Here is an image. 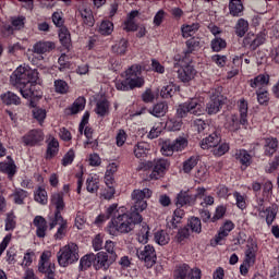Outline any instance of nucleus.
<instances>
[{
    "instance_id": "1",
    "label": "nucleus",
    "mask_w": 279,
    "mask_h": 279,
    "mask_svg": "<svg viewBox=\"0 0 279 279\" xmlns=\"http://www.w3.org/2000/svg\"><path fill=\"white\" fill-rule=\"evenodd\" d=\"M143 222V216L137 211L120 213L118 209L114 210L113 218L108 226V232L112 236L117 234H130L138 223Z\"/></svg>"
},
{
    "instance_id": "2",
    "label": "nucleus",
    "mask_w": 279,
    "mask_h": 279,
    "mask_svg": "<svg viewBox=\"0 0 279 279\" xmlns=\"http://www.w3.org/2000/svg\"><path fill=\"white\" fill-rule=\"evenodd\" d=\"M141 71H149L147 66L132 65L126 70V78L116 84L118 90H134L141 88L145 84V80L141 77Z\"/></svg>"
},
{
    "instance_id": "3",
    "label": "nucleus",
    "mask_w": 279,
    "mask_h": 279,
    "mask_svg": "<svg viewBox=\"0 0 279 279\" xmlns=\"http://www.w3.org/2000/svg\"><path fill=\"white\" fill-rule=\"evenodd\" d=\"M36 82H38V71L27 70V68H23L22 65L11 75V84L15 86V88H27V84L36 86Z\"/></svg>"
},
{
    "instance_id": "4",
    "label": "nucleus",
    "mask_w": 279,
    "mask_h": 279,
    "mask_svg": "<svg viewBox=\"0 0 279 279\" xmlns=\"http://www.w3.org/2000/svg\"><path fill=\"white\" fill-rule=\"evenodd\" d=\"M77 250L78 246L75 243L61 248L58 253V263L60 267H69V265H73L75 260H80V254L77 253Z\"/></svg>"
},
{
    "instance_id": "5",
    "label": "nucleus",
    "mask_w": 279,
    "mask_h": 279,
    "mask_svg": "<svg viewBox=\"0 0 279 279\" xmlns=\"http://www.w3.org/2000/svg\"><path fill=\"white\" fill-rule=\"evenodd\" d=\"M151 197V190L149 189H144V190H135L132 193V199L134 202V205L131 208L132 213H143L145 208H147V201Z\"/></svg>"
},
{
    "instance_id": "6",
    "label": "nucleus",
    "mask_w": 279,
    "mask_h": 279,
    "mask_svg": "<svg viewBox=\"0 0 279 279\" xmlns=\"http://www.w3.org/2000/svg\"><path fill=\"white\" fill-rule=\"evenodd\" d=\"M226 104H228V98L221 95V92L214 90L209 96L205 110L209 116L217 114Z\"/></svg>"
},
{
    "instance_id": "7",
    "label": "nucleus",
    "mask_w": 279,
    "mask_h": 279,
    "mask_svg": "<svg viewBox=\"0 0 279 279\" xmlns=\"http://www.w3.org/2000/svg\"><path fill=\"white\" fill-rule=\"evenodd\" d=\"M202 112H204V106H202L197 99H192L191 101L179 105L177 117H179V119H184L187 114L199 117Z\"/></svg>"
},
{
    "instance_id": "8",
    "label": "nucleus",
    "mask_w": 279,
    "mask_h": 279,
    "mask_svg": "<svg viewBox=\"0 0 279 279\" xmlns=\"http://www.w3.org/2000/svg\"><path fill=\"white\" fill-rule=\"evenodd\" d=\"M169 167V161L166 159H155L153 161H147L144 166V169H153L150 173V180H158L165 175Z\"/></svg>"
},
{
    "instance_id": "9",
    "label": "nucleus",
    "mask_w": 279,
    "mask_h": 279,
    "mask_svg": "<svg viewBox=\"0 0 279 279\" xmlns=\"http://www.w3.org/2000/svg\"><path fill=\"white\" fill-rule=\"evenodd\" d=\"M116 260L117 254L112 253L111 255H108L106 252H99L95 255L94 267L96 270L102 269L104 271H108L110 265Z\"/></svg>"
},
{
    "instance_id": "10",
    "label": "nucleus",
    "mask_w": 279,
    "mask_h": 279,
    "mask_svg": "<svg viewBox=\"0 0 279 279\" xmlns=\"http://www.w3.org/2000/svg\"><path fill=\"white\" fill-rule=\"evenodd\" d=\"M136 256L140 258V260H144L147 269L156 265V250L151 245H146L144 246V248H138L136 252Z\"/></svg>"
},
{
    "instance_id": "11",
    "label": "nucleus",
    "mask_w": 279,
    "mask_h": 279,
    "mask_svg": "<svg viewBox=\"0 0 279 279\" xmlns=\"http://www.w3.org/2000/svg\"><path fill=\"white\" fill-rule=\"evenodd\" d=\"M172 71L173 73H177L181 82H191V80L195 77V73H196L195 68H193V65L187 64L185 66H181L180 62L174 63Z\"/></svg>"
},
{
    "instance_id": "12",
    "label": "nucleus",
    "mask_w": 279,
    "mask_h": 279,
    "mask_svg": "<svg viewBox=\"0 0 279 279\" xmlns=\"http://www.w3.org/2000/svg\"><path fill=\"white\" fill-rule=\"evenodd\" d=\"M197 201V195L190 194L189 191H181L177 195L175 206L182 208V206H193Z\"/></svg>"
},
{
    "instance_id": "13",
    "label": "nucleus",
    "mask_w": 279,
    "mask_h": 279,
    "mask_svg": "<svg viewBox=\"0 0 279 279\" xmlns=\"http://www.w3.org/2000/svg\"><path fill=\"white\" fill-rule=\"evenodd\" d=\"M45 140V135L43 134V131L38 130H32L27 135L23 137V141L25 145H29L33 147V145H36L37 143H40Z\"/></svg>"
},
{
    "instance_id": "14",
    "label": "nucleus",
    "mask_w": 279,
    "mask_h": 279,
    "mask_svg": "<svg viewBox=\"0 0 279 279\" xmlns=\"http://www.w3.org/2000/svg\"><path fill=\"white\" fill-rule=\"evenodd\" d=\"M232 230H234V223H232V221H227L223 226V230L219 231L214 241L211 240V245L214 247L219 245V243H221V241H223V239H226V236H228Z\"/></svg>"
},
{
    "instance_id": "15",
    "label": "nucleus",
    "mask_w": 279,
    "mask_h": 279,
    "mask_svg": "<svg viewBox=\"0 0 279 279\" xmlns=\"http://www.w3.org/2000/svg\"><path fill=\"white\" fill-rule=\"evenodd\" d=\"M34 226L37 227L36 234L39 239H45L47 232V220L43 216L34 218Z\"/></svg>"
},
{
    "instance_id": "16",
    "label": "nucleus",
    "mask_w": 279,
    "mask_h": 279,
    "mask_svg": "<svg viewBox=\"0 0 279 279\" xmlns=\"http://www.w3.org/2000/svg\"><path fill=\"white\" fill-rule=\"evenodd\" d=\"M53 49H56V44H53L52 41H38L33 47L34 53L38 54L53 51Z\"/></svg>"
},
{
    "instance_id": "17",
    "label": "nucleus",
    "mask_w": 279,
    "mask_h": 279,
    "mask_svg": "<svg viewBox=\"0 0 279 279\" xmlns=\"http://www.w3.org/2000/svg\"><path fill=\"white\" fill-rule=\"evenodd\" d=\"M0 99L4 106H21V98L12 92L1 94Z\"/></svg>"
},
{
    "instance_id": "18",
    "label": "nucleus",
    "mask_w": 279,
    "mask_h": 279,
    "mask_svg": "<svg viewBox=\"0 0 279 279\" xmlns=\"http://www.w3.org/2000/svg\"><path fill=\"white\" fill-rule=\"evenodd\" d=\"M219 143H221V137H218L217 133H213L201 142V147L202 149H210V147H218Z\"/></svg>"
},
{
    "instance_id": "19",
    "label": "nucleus",
    "mask_w": 279,
    "mask_h": 279,
    "mask_svg": "<svg viewBox=\"0 0 279 279\" xmlns=\"http://www.w3.org/2000/svg\"><path fill=\"white\" fill-rule=\"evenodd\" d=\"M9 162H0V171L2 173H8L9 178H13V175L16 173V165H14V160H12V157H8Z\"/></svg>"
},
{
    "instance_id": "20",
    "label": "nucleus",
    "mask_w": 279,
    "mask_h": 279,
    "mask_svg": "<svg viewBox=\"0 0 279 279\" xmlns=\"http://www.w3.org/2000/svg\"><path fill=\"white\" fill-rule=\"evenodd\" d=\"M167 110H169L167 102H158L149 110V113L153 114V117L160 118L167 114Z\"/></svg>"
},
{
    "instance_id": "21",
    "label": "nucleus",
    "mask_w": 279,
    "mask_h": 279,
    "mask_svg": "<svg viewBox=\"0 0 279 279\" xmlns=\"http://www.w3.org/2000/svg\"><path fill=\"white\" fill-rule=\"evenodd\" d=\"M148 154H149V144L145 142H140L136 144L134 148V155L137 158H146Z\"/></svg>"
},
{
    "instance_id": "22",
    "label": "nucleus",
    "mask_w": 279,
    "mask_h": 279,
    "mask_svg": "<svg viewBox=\"0 0 279 279\" xmlns=\"http://www.w3.org/2000/svg\"><path fill=\"white\" fill-rule=\"evenodd\" d=\"M59 40L65 49H69V47H71V33H69V29L66 27L60 28Z\"/></svg>"
},
{
    "instance_id": "23",
    "label": "nucleus",
    "mask_w": 279,
    "mask_h": 279,
    "mask_svg": "<svg viewBox=\"0 0 279 279\" xmlns=\"http://www.w3.org/2000/svg\"><path fill=\"white\" fill-rule=\"evenodd\" d=\"M182 217H184V211L183 209H175L174 210V216L172 217L171 221L168 222V228L169 230H177L178 228V223H180V221H182Z\"/></svg>"
},
{
    "instance_id": "24",
    "label": "nucleus",
    "mask_w": 279,
    "mask_h": 279,
    "mask_svg": "<svg viewBox=\"0 0 279 279\" xmlns=\"http://www.w3.org/2000/svg\"><path fill=\"white\" fill-rule=\"evenodd\" d=\"M93 265L95 266V254H87L81 258L80 269L81 271H84L88 269V267H92Z\"/></svg>"
},
{
    "instance_id": "25",
    "label": "nucleus",
    "mask_w": 279,
    "mask_h": 279,
    "mask_svg": "<svg viewBox=\"0 0 279 279\" xmlns=\"http://www.w3.org/2000/svg\"><path fill=\"white\" fill-rule=\"evenodd\" d=\"M229 10H230V14L231 16H242L243 14V3H241V1H230L229 2Z\"/></svg>"
},
{
    "instance_id": "26",
    "label": "nucleus",
    "mask_w": 279,
    "mask_h": 279,
    "mask_svg": "<svg viewBox=\"0 0 279 279\" xmlns=\"http://www.w3.org/2000/svg\"><path fill=\"white\" fill-rule=\"evenodd\" d=\"M109 110H110V102H108V100L102 99L97 102L96 113H98L99 117H106Z\"/></svg>"
},
{
    "instance_id": "27",
    "label": "nucleus",
    "mask_w": 279,
    "mask_h": 279,
    "mask_svg": "<svg viewBox=\"0 0 279 279\" xmlns=\"http://www.w3.org/2000/svg\"><path fill=\"white\" fill-rule=\"evenodd\" d=\"M248 27L250 24L247 23V21H245L244 19H240L235 27V34L240 38H243V36H245V34L247 33Z\"/></svg>"
},
{
    "instance_id": "28",
    "label": "nucleus",
    "mask_w": 279,
    "mask_h": 279,
    "mask_svg": "<svg viewBox=\"0 0 279 279\" xmlns=\"http://www.w3.org/2000/svg\"><path fill=\"white\" fill-rule=\"evenodd\" d=\"M38 271L40 274L46 275L45 279H54L56 278V274H53V268H51V264H49V266H47V263H39Z\"/></svg>"
},
{
    "instance_id": "29",
    "label": "nucleus",
    "mask_w": 279,
    "mask_h": 279,
    "mask_svg": "<svg viewBox=\"0 0 279 279\" xmlns=\"http://www.w3.org/2000/svg\"><path fill=\"white\" fill-rule=\"evenodd\" d=\"M86 107V98L78 97L70 108L71 114H77V112H81V110H84Z\"/></svg>"
},
{
    "instance_id": "30",
    "label": "nucleus",
    "mask_w": 279,
    "mask_h": 279,
    "mask_svg": "<svg viewBox=\"0 0 279 279\" xmlns=\"http://www.w3.org/2000/svg\"><path fill=\"white\" fill-rule=\"evenodd\" d=\"M197 162H199V158L192 156L187 160L183 162V171L184 173H191L195 167H197Z\"/></svg>"
},
{
    "instance_id": "31",
    "label": "nucleus",
    "mask_w": 279,
    "mask_h": 279,
    "mask_svg": "<svg viewBox=\"0 0 279 279\" xmlns=\"http://www.w3.org/2000/svg\"><path fill=\"white\" fill-rule=\"evenodd\" d=\"M177 90H178V87H175V85L169 84L161 88L160 97H162V99H169V98L173 97V95H175Z\"/></svg>"
},
{
    "instance_id": "32",
    "label": "nucleus",
    "mask_w": 279,
    "mask_h": 279,
    "mask_svg": "<svg viewBox=\"0 0 279 279\" xmlns=\"http://www.w3.org/2000/svg\"><path fill=\"white\" fill-rule=\"evenodd\" d=\"M113 53H118V56H125L128 51V39H121L118 44L112 46Z\"/></svg>"
},
{
    "instance_id": "33",
    "label": "nucleus",
    "mask_w": 279,
    "mask_h": 279,
    "mask_svg": "<svg viewBox=\"0 0 279 279\" xmlns=\"http://www.w3.org/2000/svg\"><path fill=\"white\" fill-rule=\"evenodd\" d=\"M137 240L140 243H147L149 241V226L147 223L143 222L142 223V229L138 232Z\"/></svg>"
},
{
    "instance_id": "34",
    "label": "nucleus",
    "mask_w": 279,
    "mask_h": 279,
    "mask_svg": "<svg viewBox=\"0 0 279 279\" xmlns=\"http://www.w3.org/2000/svg\"><path fill=\"white\" fill-rule=\"evenodd\" d=\"M269 84V75L265 76V74H259L251 81L252 88H258V86H267Z\"/></svg>"
},
{
    "instance_id": "35",
    "label": "nucleus",
    "mask_w": 279,
    "mask_h": 279,
    "mask_svg": "<svg viewBox=\"0 0 279 279\" xmlns=\"http://www.w3.org/2000/svg\"><path fill=\"white\" fill-rule=\"evenodd\" d=\"M240 123L241 125H245L247 123V101L245 99L240 100Z\"/></svg>"
},
{
    "instance_id": "36",
    "label": "nucleus",
    "mask_w": 279,
    "mask_h": 279,
    "mask_svg": "<svg viewBox=\"0 0 279 279\" xmlns=\"http://www.w3.org/2000/svg\"><path fill=\"white\" fill-rule=\"evenodd\" d=\"M51 204L56 206V210H64V196L60 193L53 194L51 196Z\"/></svg>"
},
{
    "instance_id": "37",
    "label": "nucleus",
    "mask_w": 279,
    "mask_h": 279,
    "mask_svg": "<svg viewBox=\"0 0 279 279\" xmlns=\"http://www.w3.org/2000/svg\"><path fill=\"white\" fill-rule=\"evenodd\" d=\"M58 147H60V143L56 138H52L47 147V158H53L58 154Z\"/></svg>"
},
{
    "instance_id": "38",
    "label": "nucleus",
    "mask_w": 279,
    "mask_h": 279,
    "mask_svg": "<svg viewBox=\"0 0 279 279\" xmlns=\"http://www.w3.org/2000/svg\"><path fill=\"white\" fill-rule=\"evenodd\" d=\"M117 204L111 205L110 207H108L107 209V216L106 215H99L96 220L95 223H104V221H106V219H108L109 217H112V215L114 216V211L117 210Z\"/></svg>"
},
{
    "instance_id": "39",
    "label": "nucleus",
    "mask_w": 279,
    "mask_h": 279,
    "mask_svg": "<svg viewBox=\"0 0 279 279\" xmlns=\"http://www.w3.org/2000/svg\"><path fill=\"white\" fill-rule=\"evenodd\" d=\"M56 93L60 95H66L69 93V84L63 80H58L54 82Z\"/></svg>"
},
{
    "instance_id": "40",
    "label": "nucleus",
    "mask_w": 279,
    "mask_h": 279,
    "mask_svg": "<svg viewBox=\"0 0 279 279\" xmlns=\"http://www.w3.org/2000/svg\"><path fill=\"white\" fill-rule=\"evenodd\" d=\"M80 16L83 19L84 24L87 25V27H93L95 25V19L93 17V11H86V14L82 12V10H78Z\"/></svg>"
},
{
    "instance_id": "41",
    "label": "nucleus",
    "mask_w": 279,
    "mask_h": 279,
    "mask_svg": "<svg viewBox=\"0 0 279 279\" xmlns=\"http://www.w3.org/2000/svg\"><path fill=\"white\" fill-rule=\"evenodd\" d=\"M227 43L225 39H221L219 37H216L215 39L211 40V49L213 51H221V49H226Z\"/></svg>"
},
{
    "instance_id": "42",
    "label": "nucleus",
    "mask_w": 279,
    "mask_h": 279,
    "mask_svg": "<svg viewBox=\"0 0 279 279\" xmlns=\"http://www.w3.org/2000/svg\"><path fill=\"white\" fill-rule=\"evenodd\" d=\"M99 29H100V34L108 36L112 34V31L114 29V24H112V22L110 21H102Z\"/></svg>"
},
{
    "instance_id": "43",
    "label": "nucleus",
    "mask_w": 279,
    "mask_h": 279,
    "mask_svg": "<svg viewBox=\"0 0 279 279\" xmlns=\"http://www.w3.org/2000/svg\"><path fill=\"white\" fill-rule=\"evenodd\" d=\"M32 112H33L34 119H36V121H39V123L45 121V119H47V110L40 107H35V109H33Z\"/></svg>"
},
{
    "instance_id": "44",
    "label": "nucleus",
    "mask_w": 279,
    "mask_h": 279,
    "mask_svg": "<svg viewBox=\"0 0 279 279\" xmlns=\"http://www.w3.org/2000/svg\"><path fill=\"white\" fill-rule=\"evenodd\" d=\"M189 226H190L192 232H196V234H199V232H202V220H199V218L192 217L190 219Z\"/></svg>"
},
{
    "instance_id": "45",
    "label": "nucleus",
    "mask_w": 279,
    "mask_h": 279,
    "mask_svg": "<svg viewBox=\"0 0 279 279\" xmlns=\"http://www.w3.org/2000/svg\"><path fill=\"white\" fill-rule=\"evenodd\" d=\"M197 29H199V24H192L182 27L183 38H189L190 36H193V34H195Z\"/></svg>"
},
{
    "instance_id": "46",
    "label": "nucleus",
    "mask_w": 279,
    "mask_h": 279,
    "mask_svg": "<svg viewBox=\"0 0 279 279\" xmlns=\"http://www.w3.org/2000/svg\"><path fill=\"white\" fill-rule=\"evenodd\" d=\"M155 241L158 245H167L169 243V234L165 231H158L155 233Z\"/></svg>"
},
{
    "instance_id": "47",
    "label": "nucleus",
    "mask_w": 279,
    "mask_h": 279,
    "mask_svg": "<svg viewBox=\"0 0 279 279\" xmlns=\"http://www.w3.org/2000/svg\"><path fill=\"white\" fill-rule=\"evenodd\" d=\"M186 145H189V141H186L184 137H178L174 142H172L174 151H182Z\"/></svg>"
},
{
    "instance_id": "48",
    "label": "nucleus",
    "mask_w": 279,
    "mask_h": 279,
    "mask_svg": "<svg viewBox=\"0 0 279 279\" xmlns=\"http://www.w3.org/2000/svg\"><path fill=\"white\" fill-rule=\"evenodd\" d=\"M191 271V267L186 264H183L177 269V279H185L189 278V272Z\"/></svg>"
},
{
    "instance_id": "49",
    "label": "nucleus",
    "mask_w": 279,
    "mask_h": 279,
    "mask_svg": "<svg viewBox=\"0 0 279 279\" xmlns=\"http://www.w3.org/2000/svg\"><path fill=\"white\" fill-rule=\"evenodd\" d=\"M35 202H38L43 205L47 204V191L43 190V187H39L35 193Z\"/></svg>"
},
{
    "instance_id": "50",
    "label": "nucleus",
    "mask_w": 279,
    "mask_h": 279,
    "mask_svg": "<svg viewBox=\"0 0 279 279\" xmlns=\"http://www.w3.org/2000/svg\"><path fill=\"white\" fill-rule=\"evenodd\" d=\"M191 235L187 227L181 228L179 229L177 235H175V241L178 243H182V241H184V239H189V236Z\"/></svg>"
},
{
    "instance_id": "51",
    "label": "nucleus",
    "mask_w": 279,
    "mask_h": 279,
    "mask_svg": "<svg viewBox=\"0 0 279 279\" xmlns=\"http://www.w3.org/2000/svg\"><path fill=\"white\" fill-rule=\"evenodd\" d=\"M267 7H268L267 1H258L255 3L254 10L255 12H257V14H265L267 13Z\"/></svg>"
},
{
    "instance_id": "52",
    "label": "nucleus",
    "mask_w": 279,
    "mask_h": 279,
    "mask_svg": "<svg viewBox=\"0 0 279 279\" xmlns=\"http://www.w3.org/2000/svg\"><path fill=\"white\" fill-rule=\"evenodd\" d=\"M194 126L197 128V132H204V130L209 128L210 124H208V121H206V120L196 119V120H194Z\"/></svg>"
},
{
    "instance_id": "53",
    "label": "nucleus",
    "mask_w": 279,
    "mask_h": 279,
    "mask_svg": "<svg viewBox=\"0 0 279 279\" xmlns=\"http://www.w3.org/2000/svg\"><path fill=\"white\" fill-rule=\"evenodd\" d=\"M74 158H75V151L69 150V151L64 155V157H63V159H62V165H63V167H66V166L71 165V163L73 162Z\"/></svg>"
},
{
    "instance_id": "54",
    "label": "nucleus",
    "mask_w": 279,
    "mask_h": 279,
    "mask_svg": "<svg viewBox=\"0 0 279 279\" xmlns=\"http://www.w3.org/2000/svg\"><path fill=\"white\" fill-rule=\"evenodd\" d=\"M173 144L172 143H165L161 147V153L163 156H173Z\"/></svg>"
},
{
    "instance_id": "55",
    "label": "nucleus",
    "mask_w": 279,
    "mask_h": 279,
    "mask_svg": "<svg viewBox=\"0 0 279 279\" xmlns=\"http://www.w3.org/2000/svg\"><path fill=\"white\" fill-rule=\"evenodd\" d=\"M69 57L66 54H61L58 62L60 64L59 71H64L65 69H69L71 66V63H69Z\"/></svg>"
},
{
    "instance_id": "56",
    "label": "nucleus",
    "mask_w": 279,
    "mask_h": 279,
    "mask_svg": "<svg viewBox=\"0 0 279 279\" xmlns=\"http://www.w3.org/2000/svg\"><path fill=\"white\" fill-rule=\"evenodd\" d=\"M265 35H257L256 38L252 41L251 47L253 50L258 49L260 45H265Z\"/></svg>"
},
{
    "instance_id": "57",
    "label": "nucleus",
    "mask_w": 279,
    "mask_h": 279,
    "mask_svg": "<svg viewBox=\"0 0 279 279\" xmlns=\"http://www.w3.org/2000/svg\"><path fill=\"white\" fill-rule=\"evenodd\" d=\"M236 156H238L236 159L240 160L241 165H246V166L250 165V158H251V156H250V154H247V151L242 150V151H240V154L236 155Z\"/></svg>"
},
{
    "instance_id": "58",
    "label": "nucleus",
    "mask_w": 279,
    "mask_h": 279,
    "mask_svg": "<svg viewBox=\"0 0 279 279\" xmlns=\"http://www.w3.org/2000/svg\"><path fill=\"white\" fill-rule=\"evenodd\" d=\"M230 149V146L228 144H221L220 146L214 147V155L215 156H223L228 150Z\"/></svg>"
},
{
    "instance_id": "59",
    "label": "nucleus",
    "mask_w": 279,
    "mask_h": 279,
    "mask_svg": "<svg viewBox=\"0 0 279 279\" xmlns=\"http://www.w3.org/2000/svg\"><path fill=\"white\" fill-rule=\"evenodd\" d=\"M93 247L95 252H99L104 247V240L101 239V234H97L93 240Z\"/></svg>"
},
{
    "instance_id": "60",
    "label": "nucleus",
    "mask_w": 279,
    "mask_h": 279,
    "mask_svg": "<svg viewBox=\"0 0 279 279\" xmlns=\"http://www.w3.org/2000/svg\"><path fill=\"white\" fill-rule=\"evenodd\" d=\"M213 62H216L218 66H226V61L228 58L221 54H215L211 57Z\"/></svg>"
},
{
    "instance_id": "61",
    "label": "nucleus",
    "mask_w": 279,
    "mask_h": 279,
    "mask_svg": "<svg viewBox=\"0 0 279 279\" xmlns=\"http://www.w3.org/2000/svg\"><path fill=\"white\" fill-rule=\"evenodd\" d=\"M165 11L162 10H159L155 17H154V24L157 26V27H160V25H162V21L165 20Z\"/></svg>"
},
{
    "instance_id": "62",
    "label": "nucleus",
    "mask_w": 279,
    "mask_h": 279,
    "mask_svg": "<svg viewBox=\"0 0 279 279\" xmlns=\"http://www.w3.org/2000/svg\"><path fill=\"white\" fill-rule=\"evenodd\" d=\"M12 25L15 29H22V27H25V17L20 16L17 19L12 20Z\"/></svg>"
},
{
    "instance_id": "63",
    "label": "nucleus",
    "mask_w": 279,
    "mask_h": 279,
    "mask_svg": "<svg viewBox=\"0 0 279 279\" xmlns=\"http://www.w3.org/2000/svg\"><path fill=\"white\" fill-rule=\"evenodd\" d=\"M151 69L156 73H165V66L156 59H151Z\"/></svg>"
},
{
    "instance_id": "64",
    "label": "nucleus",
    "mask_w": 279,
    "mask_h": 279,
    "mask_svg": "<svg viewBox=\"0 0 279 279\" xmlns=\"http://www.w3.org/2000/svg\"><path fill=\"white\" fill-rule=\"evenodd\" d=\"M187 279H202V270L198 268L191 269L187 274Z\"/></svg>"
}]
</instances>
